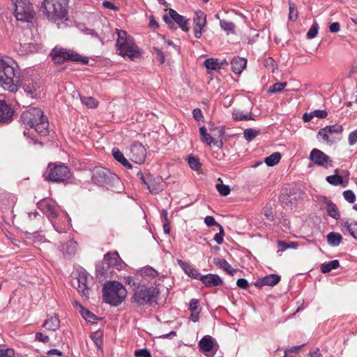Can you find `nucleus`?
Masks as SVG:
<instances>
[{
  "mask_svg": "<svg viewBox=\"0 0 357 357\" xmlns=\"http://www.w3.org/2000/svg\"><path fill=\"white\" fill-rule=\"evenodd\" d=\"M71 176L68 167L61 163L50 162L43 174L45 181L53 183H66Z\"/></svg>",
  "mask_w": 357,
  "mask_h": 357,
  "instance_id": "obj_6",
  "label": "nucleus"
},
{
  "mask_svg": "<svg viewBox=\"0 0 357 357\" xmlns=\"http://www.w3.org/2000/svg\"><path fill=\"white\" fill-rule=\"evenodd\" d=\"M77 291L82 296L89 298V290L87 286V276L85 273H81L77 277Z\"/></svg>",
  "mask_w": 357,
  "mask_h": 357,
  "instance_id": "obj_26",
  "label": "nucleus"
},
{
  "mask_svg": "<svg viewBox=\"0 0 357 357\" xmlns=\"http://www.w3.org/2000/svg\"><path fill=\"white\" fill-rule=\"evenodd\" d=\"M49 122L47 118L45 116L44 119L38 121V123L35 124L32 128L41 136H46L49 133Z\"/></svg>",
  "mask_w": 357,
  "mask_h": 357,
  "instance_id": "obj_30",
  "label": "nucleus"
},
{
  "mask_svg": "<svg viewBox=\"0 0 357 357\" xmlns=\"http://www.w3.org/2000/svg\"><path fill=\"white\" fill-rule=\"evenodd\" d=\"M206 16L205 13L202 10L196 11L195 13L194 21V31L195 36L199 39L202 36V29L206 26Z\"/></svg>",
  "mask_w": 357,
  "mask_h": 357,
  "instance_id": "obj_18",
  "label": "nucleus"
},
{
  "mask_svg": "<svg viewBox=\"0 0 357 357\" xmlns=\"http://www.w3.org/2000/svg\"><path fill=\"white\" fill-rule=\"evenodd\" d=\"M159 294L156 287H148L144 284H137L133 289L132 302L139 306L151 305Z\"/></svg>",
  "mask_w": 357,
  "mask_h": 357,
  "instance_id": "obj_5",
  "label": "nucleus"
},
{
  "mask_svg": "<svg viewBox=\"0 0 357 357\" xmlns=\"http://www.w3.org/2000/svg\"><path fill=\"white\" fill-rule=\"evenodd\" d=\"M98 349H102L103 344V331L98 330L92 333L90 335Z\"/></svg>",
  "mask_w": 357,
  "mask_h": 357,
  "instance_id": "obj_34",
  "label": "nucleus"
},
{
  "mask_svg": "<svg viewBox=\"0 0 357 357\" xmlns=\"http://www.w3.org/2000/svg\"><path fill=\"white\" fill-rule=\"evenodd\" d=\"M154 51L156 54V58L158 60V61L160 62V64L164 63L165 61V56L163 52L157 47H154Z\"/></svg>",
  "mask_w": 357,
  "mask_h": 357,
  "instance_id": "obj_60",
  "label": "nucleus"
},
{
  "mask_svg": "<svg viewBox=\"0 0 357 357\" xmlns=\"http://www.w3.org/2000/svg\"><path fill=\"white\" fill-rule=\"evenodd\" d=\"M214 264L220 268L222 269L231 275H234L236 270L233 268L229 262L221 258H214Z\"/></svg>",
  "mask_w": 357,
  "mask_h": 357,
  "instance_id": "obj_31",
  "label": "nucleus"
},
{
  "mask_svg": "<svg viewBox=\"0 0 357 357\" xmlns=\"http://www.w3.org/2000/svg\"><path fill=\"white\" fill-rule=\"evenodd\" d=\"M340 266V261L337 259L330 261L327 263H324L321 265V271L323 273H327L333 269H336Z\"/></svg>",
  "mask_w": 357,
  "mask_h": 357,
  "instance_id": "obj_36",
  "label": "nucleus"
},
{
  "mask_svg": "<svg viewBox=\"0 0 357 357\" xmlns=\"http://www.w3.org/2000/svg\"><path fill=\"white\" fill-rule=\"evenodd\" d=\"M220 24L221 28L225 31H233L235 28L234 24L231 22L220 20Z\"/></svg>",
  "mask_w": 357,
  "mask_h": 357,
  "instance_id": "obj_56",
  "label": "nucleus"
},
{
  "mask_svg": "<svg viewBox=\"0 0 357 357\" xmlns=\"http://www.w3.org/2000/svg\"><path fill=\"white\" fill-rule=\"evenodd\" d=\"M215 339L208 335H204L198 342V347L202 352H210L215 345Z\"/></svg>",
  "mask_w": 357,
  "mask_h": 357,
  "instance_id": "obj_22",
  "label": "nucleus"
},
{
  "mask_svg": "<svg viewBox=\"0 0 357 357\" xmlns=\"http://www.w3.org/2000/svg\"><path fill=\"white\" fill-rule=\"evenodd\" d=\"M141 272L142 275L150 276L151 278H155L158 275V271L151 266L144 268L142 269Z\"/></svg>",
  "mask_w": 357,
  "mask_h": 357,
  "instance_id": "obj_52",
  "label": "nucleus"
},
{
  "mask_svg": "<svg viewBox=\"0 0 357 357\" xmlns=\"http://www.w3.org/2000/svg\"><path fill=\"white\" fill-rule=\"evenodd\" d=\"M177 263L189 277L198 280L201 279L202 275L190 264L181 259H178Z\"/></svg>",
  "mask_w": 357,
  "mask_h": 357,
  "instance_id": "obj_21",
  "label": "nucleus"
},
{
  "mask_svg": "<svg viewBox=\"0 0 357 357\" xmlns=\"http://www.w3.org/2000/svg\"><path fill=\"white\" fill-rule=\"evenodd\" d=\"M136 169H137L136 172L137 177L146 186L149 192L152 195L158 194L162 190L160 188L161 177L154 176L150 173L144 174L137 167Z\"/></svg>",
  "mask_w": 357,
  "mask_h": 357,
  "instance_id": "obj_10",
  "label": "nucleus"
},
{
  "mask_svg": "<svg viewBox=\"0 0 357 357\" xmlns=\"http://www.w3.org/2000/svg\"><path fill=\"white\" fill-rule=\"evenodd\" d=\"M15 111L5 100H0V124H8L13 120Z\"/></svg>",
  "mask_w": 357,
  "mask_h": 357,
  "instance_id": "obj_17",
  "label": "nucleus"
},
{
  "mask_svg": "<svg viewBox=\"0 0 357 357\" xmlns=\"http://www.w3.org/2000/svg\"><path fill=\"white\" fill-rule=\"evenodd\" d=\"M188 161V165L192 169L198 171L201 169L202 163L198 158L193 155H189Z\"/></svg>",
  "mask_w": 357,
  "mask_h": 357,
  "instance_id": "obj_42",
  "label": "nucleus"
},
{
  "mask_svg": "<svg viewBox=\"0 0 357 357\" xmlns=\"http://www.w3.org/2000/svg\"><path fill=\"white\" fill-rule=\"evenodd\" d=\"M348 141L350 146H353L357 142V129L349 133Z\"/></svg>",
  "mask_w": 357,
  "mask_h": 357,
  "instance_id": "obj_61",
  "label": "nucleus"
},
{
  "mask_svg": "<svg viewBox=\"0 0 357 357\" xmlns=\"http://www.w3.org/2000/svg\"><path fill=\"white\" fill-rule=\"evenodd\" d=\"M216 189L222 196H227L231 192L230 187L228 185H225L223 183L216 184Z\"/></svg>",
  "mask_w": 357,
  "mask_h": 357,
  "instance_id": "obj_49",
  "label": "nucleus"
},
{
  "mask_svg": "<svg viewBox=\"0 0 357 357\" xmlns=\"http://www.w3.org/2000/svg\"><path fill=\"white\" fill-rule=\"evenodd\" d=\"M204 222L208 227L217 226L219 227V225H221L218 222H216L213 216L211 215H207L205 217Z\"/></svg>",
  "mask_w": 357,
  "mask_h": 357,
  "instance_id": "obj_58",
  "label": "nucleus"
},
{
  "mask_svg": "<svg viewBox=\"0 0 357 357\" xmlns=\"http://www.w3.org/2000/svg\"><path fill=\"white\" fill-rule=\"evenodd\" d=\"M298 12L295 3L289 1V20L296 22L298 19Z\"/></svg>",
  "mask_w": 357,
  "mask_h": 357,
  "instance_id": "obj_38",
  "label": "nucleus"
},
{
  "mask_svg": "<svg viewBox=\"0 0 357 357\" xmlns=\"http://www.w3.org/2000/svg\"><path fill=\"white\" fill-rule=\"evenodd\" d=\"M309 158L315 165L319 166L327 167L328 165L330 166L332 165L331 158L317 149H313L311 151Z\"/></svg>",
  "mask_w": 357,
  "mask_h": 357,
  "instance_id": "obj_15",
  "label": "nucleus"
},
{
  "mask_svg": "<svg viewBox=\"0 0 357 357\" xmlns=\"http://www.w3.org/2000/svg\"><path fill=\"white\" fill-rule=\"evenodd\" d=\"M224 235H225V231H224L223 227L222 225H219V232L215 234V235L213 238V240L218 244L220 245L223 243Z\"/></svg>",
  "mask_w": 357,
  "mask_h": 357,
  "instance_id": "obj_53",
  "label": "nucleus"
},
{
  "mask_svg": "<svg viewBox=\"0 0 357 357\" xmlns=\"http://www.w3.org/2000/svg\"><path fill=\"white\" fill-rule=\"evenodd\" d=\"M60 326V321L56 314L47 315L46 320L43 324V327L48 331H55Z\"/></svg>",
  "mask_w": 357,
  "mask_h": 357,
  "instance_id": "obj_28",
  "label": "nucleus"
},
{
  "mask_svg": "<svg viewBox=\"0 0 357 357\" xmlns=\"http://www.w3.org/2000/svg\"><path fill=\"white\" fill-rule=\"evenodd\" d=\"M343 128L341 125H330L321 128L318 132V135L321 136L322 139L328 143H334L335 139L333 137H331L330 135L333 134H341Z\"/></svg>",
  "mask_w": 357,
  "mask_h": 357,
  "instance_id": "obj_14",
  "label": "nucleus"
},
{
  "mask_svg": "<svg viewBox=\"0 0 357 357\" xmlns=\"http://www.w3.org/2000/svg\"><path fill=\"white\" fill-rule=\"evenodd\" d=\"M246 65L247 59L239 56L234 57L231 61V70L237 75H240L243 72Z\"/></svg>",
  "mask_w": 357,
  "mask_h": 357,
  "instance_id": "obj_27",
  "label": "nucleus"
},
{
  "mask_svg": "<svg viewBox=\"0 0 357 357\" xmlns=\"http://www.w3.org/2000/svg\"><path fill=\"white\" fill-rule=\"evenodd\" d=\"M36 339L39 342L47 343L50 340V337L47 335H44L41 332H38L36 333Z\"/></svg>",
  "mask_w": 357,
  "mask_h": 357,
  "instance_id": "obj_63",
  "label": "nucleus"
},
{
  "mask_svg": "<svg viewBox=\"0 0 357 357\" xmlns=\"http://www.w3.org/2000/svg\"><path fill=\"white\" fill-rule=\"evenodd\" d=\"M126 295V289L119 282L108 281L103 285V301L111 306H119L125 300Z\"/></svg>",
  "mask_w": 357,
  "mask_h": 357,
  "instance_id": "obj_4",
  "label": "nucleus"
},
{
  "mask_svg": "<svg viewBox=\"0 0 357 357\" xmlns=\"http://www.w3.org/2000/svg\"><path fill=\"white\" fill-rule=\"evenodd\" d=\"M188 309L190 310V312H199V301L196 298L191 299L189 303Z\"/></svg>",
  "mask_w": 357,
  "mask_h": 357,
  "instance_id": "obj_55",
  "label": "nucleus"
},
{
  "mask_svg": "<svg viewBox=\"0 0 357 357\" xmlns=\"http://www.w3.org/2000/svg\"><path fill=\"white\" fill-rule=\"evenodd\" d=\"M134 356L135 357H152L150 351L146 348L135 350L134 352Z\"/></svg>",
  "mask_w": 357,
  "mask_h": 357,
  "instance_id": "obj_54",
  "label": "nucleus"
},
{
  "mask_svg": "<svg viewBox=\"0 0 357 357\" xmlns=\"http://www.w3.org/2000/svg\"><path fill=\"white\" fill-rule=\"evenodd\" d=\"M69 0H43L40 12L47 19L59 24L68 19Z\"/></svg>",
  "mask_w": 357,
  "mask_h": 357,
  "instance_id": "obj_2",
  "label": "nucleus"
},
{
  "mask_svg": "<svg viewBox=\"0 0 357 357\" xmlns=\"http://www.w3.org/2000/svg\"><path fill=\"white\" fill-rule=\"evenodd\" d=\"M81 100L89 108H96L98 105V102L93 97H83Z\"/></svg>",
  "mask_w": 357,
  "mask_h": 357,
  "instance_id": "obj_48",
  "label": "nucleus"
},
{
  "mask_svg": "<svg viewBox=\"0 0 357 357\" xmlns=\"http://www.w3.org/2000/svg\"><path fill=\"white\" fill-rule=\"evenodd\" d=\"M104 260L109 268L115 267L119 270L122 267L121 259L117 252H107L104 255Z\"/></svg>",
  "mask_w": 357,
  "mask_h": 357,
  "instance_id": "obj_23",
  "label": "nucleus"
},
{
  "mask_svg": "<svg viewBox=\"0 0 357 357\" xmlns=\"http://www.w3.org/2000/svg\"><path fill=\"white\" fill-rule=\"evenodd\" d=\"M328 243L333 247L338 246L342 241V236L337 232H330L327 236Z\"/></svg>",
  "mask_w": 357,
  "mask_h": 357,
  "instance_id": "obj_33",
  "label": "nucleus"
},
{
  "mask_svg": "<svg viewBox=\"0 0 357 357\" xmlns=\"http://www.w3.org/2000/svg\"><path fill=\"white\" fill-rule=\"evenodd\" d=\"M199 132L201 135L202 142L207 144L208 145L213 144L218 148L222 147V139H215L210 134L207 132V130L204 126L199 128Z\"/></svg>",
  "mask_w": 357,
  "mask_h": 357,
  "instance_id": "obj_24",
  "label": "nucleus"
},
{
  "mask_svg": "<svg viewBox=\"0 0 357 357\" xmlns=\"http://www.w3.org/2000/svg\"><path fill=\"white\" fill-rule=\"evenodd\" d=\"M77 244L74 241H69L61 248L64 257L71 259L75 254Z\"/></svg>",
  "mask_w": 357,
  "mask_h": 357,
  "instance_id": "obj_29",
  "label": "nucleus"
},
{
  "mask_svg": "<svg viewBox=\"0 0 357 357\" xmlns=\"http://www.w3.org/2000/svg\"><path fill=\"white\" fill-rule=\"evenodd\" d=\"M45 117L43 112L37 107H31L21 114L22 123L30 128Z\"/></svg>",
  "mask_w": 357,
  "mask_h": 357,
  "instance_id": "obj_11",
  "label": "nucleus"
},
{
  "mask_svg": "<svg viewBox=\"0 0 357 357\" xmlns=\"http://www.w3.org/2000/svg\"><path fill=\"white\" fill-rule=\"evenodd\" d=\"M114 158L128 169H132L131 163L124 157L123 153L116 147L112 151Z\"/></svg>",
  "mask_w": 357,
  "mask_h": 357,
  "instance_id": "obj_32",
  "label": "nucleus"
},
{
  "mask_svg": "<svg viewBox=\"0 0 357 357\" xmlns=\"http://www.w3.org/2000/svg\"><path fill=\"white\" fill-rule=\"evenodd\" d=\"M38 208L51 221L57 217L56 208L50 203L46 202H40L38 204Z\"/></svg>",
  "mask_w": 357,
  "mask_h": 357,
  "instance_id": "obj_25",
  "label": "nucleus"
},
{
  "mask_svg": "<svg viewBox=\"0 0 357 357\" xmlns=\"http://www.w3.org/2000/svg\"><path fill=\"white\" fill-rule=\"evenodd\" d=\"M343 197L349 203L353 204L356 201V195L351 190H347L343 192Z\"/></svg>",
  "mask_w": 357,
  "mask_h": 357,
  "instance_id": "obj_51",
  "label": "nucleus"
},
{
  "mask_svg": "<svg viewBox=\"0 0 357 357\" xmlns=\"http://www.w3.org/2000/svg\"><path fill=\"white\" fill-rule=\"evenodd\" d=\"M146 157V150L142 143L134 142L130 149V158L137 164H142Z\"/></svg>",
  "mask_w": 357,
  "mask_h": 357,
  "instance_id": "obj_13",
  "label": "nucleus"
},
{
  "mask_svg": "<svg viewBox=\"0 0 357 357\" xmlns=\"http://www.w3.org/2000/svg\"><path fill=\"white\" fill-rule=\"evenodd\" d=\"M280 276L278 274H269L258 279L255 282V286L261 288L263 286L273 287L280 281Z\"/></svg>",
  "mask_w": 357,
  "mask_h": 357,
  "instance_id": "obj_20",
  "label": "nucleus"
},
{
  "mask_svg": "<svg viewBox=\"0 0 357 357\" xmlns=\"http://www.w3.org/2000/svg\"><path fill=\"white\" fill-rule=\"evenodd\" d=\"M326 181L333 185H340L343 184V178L340 175L334 174L328 176L326 177Z\"/></svg>",
  "mask_w": 357,
  "mask_h": 357,
  "instance_id": "obj_44",
  "label": "nucleus"
},
{
  "mask_svg": "<svg viewBox=\"0 0 357 357\" xmlns=\"http://www.w3.org/2000/svg\"><path fill=\"white\" fill-rule=\"evenodd\" d=\"M281 159V154L279 152H275L266 157L264 160L265 163L268 167H273L277 165Z\"/></svg>",
  "mask_w": 357,
  "mask_h": 357,
  "instance_id": "obj_37",
  "label": "nucleus"
},
{
  "mask_svg": "<svg viewBox=\"0 0 357 357\" xmlns=\"http://www.w3.org/2000/svg\"><path fill=\"white\" fill-rule=\"evenodd\" d=\"M26 238L33 241L34 243H42L45 241V236L39 234L37 232H25Z\"/></svg>",
  "mask_w": 357,
  "mask_h": 357,
  "instance_id": "obj_45",
  "label": "nucleus"
},
{
  "mask_svg": "<svg viewBox=\"0 0 357 357\" xmlns=\"http://www.w3.org/2000/svg\"><path fill=\"white\" fill-rule=\"evenodd\" d=\"M259 135L260 131L253 128H246L243 131V136L245 139L248 142L252 141L254 138Z\"/></svg>",
  "mask_w": 357,
  "mask_h": 357,
  "instance_id": "obj_40",
  "label": "nucleus"
},
{
  "mask_svg": "<svg viewBox=\"0 0 357 357\" xmlns=\"http://www.w3.org/2000/svg\"><path fill=\"white\" fill-rule=\"evenodd\" d=\"M344 225L347 227V229L349 234L355 238L357 239V222L353 221L349 222L346 221L344 222Z\"/></svg>",
  "mask_w": 357,
  "mask_h": 357,
  "instance_id": "obj_43",
  "label": "nucleus"
},
{
  "mask_svg": "<svg viewBox=\"0 0 357 357\" xmlns=\"http://www.w3.org/2000/svg\"><path fill=\"white\" fill-rule=\"evenodd\" d=\"M109 267L107 264L106 261L103 259L102 261L98 262L96 266V272L97 276H104L108 273H111Z\"/></svg>",
  "mask_w": 357,
  "mask_h": 357,
  "instance_id": "obj_35",
  "label": "nucleus"
},
{
  "mask_svg": "<svg viewBox=\"0 0 357 357\" xmlns=\"http://www.w3.org/2000/svg\"><path fill=\"white\" fill-rule=\"evenodd\" d=\"M233 118L236 121H248L253 120L250 113L244 114L241 111H234L232 114Z\"/></svg>",
  "mask_w": 357,
  "mask_h": 357,
  "instance_id": "obj_41",
  "label": "nucleus"
},
{
  "mask_svg": "<svg viewBox=\"0 0 357 357\" xmlns=\"http://www.w3.org/2000/svg\"><path fill=\"white\" fill-rule=\"evenodd\" d=\"M21 72L17 62L7 56L0 55V86L9 92L15 93L22 86L24 92L31 98L38 95L37 82L27 80L22 83Z\"/></svg>",
  "mask_w": 357,
  "mask_h": 357,
  "instance_id": "obj_1",
  "label": "nucleus"
},
{
  "mask_svg": "<svg viewBox=\"0 0 357 357\" xmlns=\"http://www.w3.org/2000/svg\"><path fill=\"white\" fill-rule=\"evenodd\" d=\"M236 285L242 289H247L249 287L248 281L245 278L238 279Z\"/></svg>",
  "mask_w": 357,
  "mask_h": 357,
  "instance_id": "obj_62",
  "label": "nucleus"
},
{
  "mask_svg": "<svg viewBox=\"0 0 357 357\" xmlns=\"http://www.w3.org/2000/svg\"><path fill=\"white\" fill-rule=\"evenodd\" d=\"M116 47L119 54L123 58L128 57L132 61L139 58L141 55L140 50L135 43L132 37L123 30L116 29Z\"/></svg>",
  "mask_w": 357,
  "mask_h": 357,
  "instance_id": "obj_3",
  "label": "nucleus"
},
{
  "mask_svg": "<svg viewBox=\"0 0 357 357\" xmlns=\"http://www.w3.org/2000/svg\"><path fill=\"white\" fill-rule=\"evenodd\" d=\"M0 357H15V351L13 349H0Z\"/></svg>",
  "mask_w": 357,
  "mask_h": 357,
  "instance_id": "obj_57",
  "label": "nucleus"
},
{
  "mask_svg": "<svg viewBox=\"0 0 357 357\" xmlns=\"http://www.w3.org/2000/svg\"><path fill=\"white\" fill-rule=\"evenodd\" d=\"M281 202L286 206H289L293 203V199L287 193H282L280 198Z\"/></svg>",
  "mask_w": 357,
  "mask_h": 357,
  "instance_id": "obj_59",
  "label": "nucleus"
},
{
  "mask_svg": "<svg viewBox=\"0 0 357 357\" xmlns=\"http://www.w3.org/2000/svg\"><path fill=\"white\" fill-rule=\"evenodd\" d=\"M163 20L166 24H167L170 28H174V24L172 20L176 22L179 27L183 31H188V20L185 19V17L183 15H179L177 12L173 8L169 9V15L165 14L163 15Z\"/></svg>",
  "mask_w": 357,
  "mask_h": 357,
  "instance_id": "obj_12",
  "label": "nucleus"
},
{
  "mask_svg": "<svg viewBox=\"0 0 357 357\" xmlns=\"http://www.w3.org/2000/svg\"><path fill=\"white\" fill-rule=\"evenodd\" d=\"M50 56L56 64H61L69 61L81 62L84 64H87L89 63L88 57L82 56L72 50H68L63 47H54L52 50Z\"/></svg>",
  "mask_w": 357,
  "mask_h": 357,
  "instance_id": "obj_7",
  "label": "nucleus"
},
{
  "mask_svg": "<svg viewBox=\"0 0 357 357\" xmlns=\"http://www.w3.org/2000/svg\"><path fill=\"white\" fill-rule=\"evenodd\" d=\"M204 64L207 69L213 70H219L221 67L218 59L213 58L206 59L204 62Z\"/></svg>",
  "mask_w": 357,
  "mask_h": 357,
  "instance_id": "obj_39",
  "label": "nucleus"
},
{
  "mask_svg": "<svg viewBox=\"0 0 357 357\" xmlns=\"http://www.w3.org/2000/svg\"><path fill=\"white\" fill-rule=\"evenodd\" d=\"M15 6V16L18 21L31 22L34 16L33 6L29 0H10Z\"/></svg>",
  "mask_w": 357,
  "mask_h": 357,
  "instance_id": "obj_9",
  "label": "nucleus"
},
{
  "mask_svg": "<svg viewBox=\"0 0 357 357\" xmlns=\"http://www.w3.org/2000/svg\"><path fill=\"white\" fill-rule=\"evenodd\" d=\"M199 280L208 288L218 287L223 283L222 279L218 275L213 273L202 275Z\"/></svg>",
  "mask_w": 357,
  "mask_h": 357,
  "instance_id": "obj_19",
  "label": "nucleus"
},
{
  "mask_svg": "<svg viewBox=\"0 0 357 357\" xmlns=\"http://www.w3.org/2000/svg\"><path fill=\"white\" fill-rule=\"evenodd\" d=\"M317 201L319 204H323L325 205L326 209L327 211V214L330 217H331L335 220H339L340 218V214L338 208L336 206V204L332 202L331 199H330L329 198H328L326 196L317 195Z\"/></svg>",
  "mask_w": 357,
  "mask_h": 357,
  "instance_id": "obj_16",
  "label": "nucleus"
},
{
  "mask_svg": "<svg viewBox=\"0 0 357 357\" xmlns=\"http://www.w3.org/2000/svg\"><path fill=\"white\" fill-rule=\"evenodd\" d=\"M193 117L197 121H200L203 119L204 116L202 114V112L199 108H195L192 111Z\"/></svg>",
  "mask_w": 357,
  "mask_h": 357,
  "instance_id": "obj_64",
  "label": "nucleus"
},
{
  "mask_svg": "<svg viewBox=\"0 0 357 357\" xmlns=\"http://www.w3.org/2000/svg\"><path fill=\"white\" fill-rule=\"evenodd\" d=\"M319 31V24L317 22H314L311 26L310 29L307 33V38L308 39H312L317 36Z\"/></svg>",
  "mask_w": 357,
  "mask_h": 357,
  "instance_id": "obj_50",
  "label": "nucleus"
},
{
  "mask_svg": "<svg viewBox=\"0 0 357 357\" xmlns=\"http://www.w3.org/2000/svg\"><path fill=\"white\" fill-rule=\"evenodd\" d=\"M79 313L82 317L88 322H92V320L97 319L96 315H95L89 310L85 309L84 307H82V310H79Z\"/></svg>",
  "mask_w": 357,
  "mask_h": 357,
  "instance_id": "obj_46",
  "label": "nucleus"
},
{
  "mask_svg": "<svg viewBox=\"0 0 357 357\" xmlns=\"http://www.w3.org/2000/svg\"><path fill=\"white\" fill-rule=\"evenodd\" d=\"M92 181L96 185L108 188L118 183L119 179L107 168L96 167L93 170Z\"/></svg>",
  "mask_w": 357,
  "mask_h": 357,
  "instance_id": "obj_8",
  "label": "nucleus"
},
{
  "mask_svg": "<svg viewBox=\"0 0 357 357\" xmlns=\"http://www.w3.org/2000/svg\"><path fill=\"white\" fill-rule=\"evenodd\" d=\"M287 85V82L275 83L273 85L269 87L268 92L271 93L282 92Z\"/></svg>",
  "mask_w": 357,
  "mask_h": 357,
  "instance_id": "obj_47",
  "label": "nucleus"
}]
</instances>
